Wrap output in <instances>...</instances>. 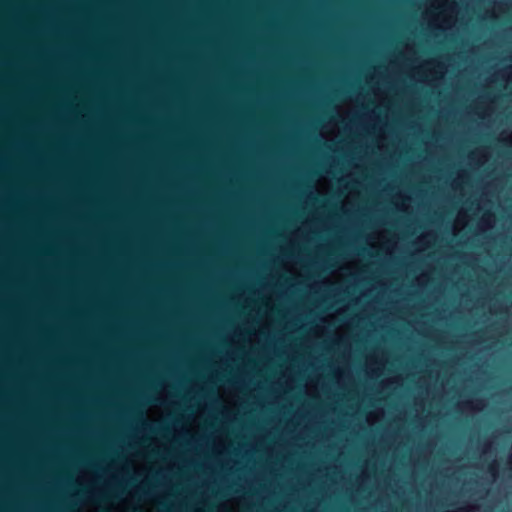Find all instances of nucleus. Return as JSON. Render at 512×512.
I'll use <instances>...</instances> for the list:
<instances>
[{"mask_svg": "<svg viewBox=\"0 0 512 512\" xmlns=\"http://www.w3.org/2000/svg\"><path fill=\"white\" fill-rule=\"evenodd\" d=\"M489 471L491 472V474H492L493 476H495V475H496V466H495L494 464H491V465L489 466Z\"/></svg>", "mask_w": 512, "mask_h": 512, "instance_id": "f257e3e1", "label": "nucleus"}]
</instances>
